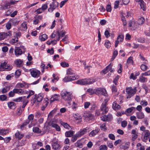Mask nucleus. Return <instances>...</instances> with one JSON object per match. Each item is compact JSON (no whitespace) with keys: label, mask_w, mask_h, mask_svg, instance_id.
<instances>
[{"label":"nucleus","mask_w":150,"mask_h":150,"mask_svg":"<svg viewBox=\"0 0 150 150\" xmlns=\"http://www.w3.org/2000/svg\"><path fill=\"white\" fill-rule=\"evenodd\" d=\"M86 92L90 95H91L95 93V89L88 88Z\"/></svg>","instance_id":"bb28decb"},{"label":"nucleus","mask_w":150,"mask_h":150,"mask_svg":"<svg viewBox=\"0 0 150 150\" xmlns=\"http://www.w3.org/2000/svg\"><path fill=\"white\" fill-rule=\"evenodd\" d=\"M29 123V121H27V120H26L21 126V129L22 130H23L24 129V127L25 126H26L27 124H28Z\"/></svg>","instance_id":"c03bdc74"},{"label":"nucleus","mask_w":150,"mask_h":150,"mask_svg":"<svg viewBox=\"0 0 150 150\" xmlns=\"http://www.w3.org/2000/svg\"><path fill=\"white\" fill-rule=\"evenodd\" d=\"M109 67V66H107L103 70L101 71V73L102 74H105L109 71L108 69V67Z\"/></svg>","instance_id":"e433bc0d"},{"label":"nucleus","mask_w":150,"mask_h":150,"mask_svg":"<svg viewBox=\"0 0 150 150\" xmlns=\"http://www.w3.org/2000/svg\"><path fill=\"white\" fill-rule=\"evenodd\" d=\"M150 136V132L148 130L144 131V138L145 139H147Z\"/></svg>","instance_id":"f3484780"},{"label":"nucleus","mask_w":150,"mask_h":150,"mask_svg":"<svg viewBox=\"0 0 150 150\" xmlns=\"http://www.w3.org/2000/svg\"><path fill=\"white\" fill-rule=\"evenodd\" d=\"M61 124L64 128H66L69 129V128L70 127V126L67 123H65L62 122H61Z\"/></svg>","instance_id":"79ce46f5"},{"label":"nucleus","mask_w":150,"mask_h":150,"mask_svg":"<svg viewBox=\"0 0 150 150\" xmlns=\"http://www.w3.org/2000/svg\"><path fill=\"white\" fill-rule=\"evenodd\" d=\"M48 100L47 98H45V102H44V104L41 108V110L42 111H44L47 106L49 102L48 101Z\"/></svg>","instance_id":"4468645a"},{"label":"nucleus","mask_w":150,"mask_h":150,"mask_svg":"<svg viewBox=\"0 0 150 150\" xmlns=\"http://www.w3.org/2000/svg\"><path fill=\"white\" fill-rule=\"evenodd\" d=\"M13 91L15 93L20 94H23L24 93V91L23 90L18 89H14L13 90Z\"/></svg>","instance_id":"b1692460"},{"label":"nucleus","mask_w":150,"mask_h":150,"mask_svg":"<svg viewBox=\"0 0 150 150\" xmlns=\"http://www.w3.org/2000/svg\"><path fill=\"white\" fill-rule=\"evenodd\" d=\"M6 38V35L5 33H0V40H2Z\"/></svg>","instance_id":"72a5a7b5"},{"label":"nucleus","mask_w":150,"mask_h":150,"mask_svg":"<svg viewBox=\"0 0 150 150\" xmlns=\"http://www.w3.org/2000/svg\"><path fill=\"white\" fill-rule=\"evenodd\" d=\"M8 104V107L11 109H13L16 108V105L13 102H9Z\"/></svg>","instance_id":"aec40b11"},{"label":"nucleus","mask_w":150,"mask_h":150,"mask_svg":"<svg viewBox=\"0 0 150 150\" xmlns=\"http://www.w3.org/2000/svg\"><path fill=\"white\" fill-rule=\"evenodd\" d=\"M86 115H85V117H86V120H91L93 118V115L91 114V112H86L85 113Z\"/></svg>","instance_id":"9d476101"},{"label":"nucleus","mask_w":150,"mask_h":150,"mask_svg":"<svg viewBox=\"0 0 150 150\" xmlns=\"http://www.w3.org/2000/svg\"><path fill=\"white\" fill-rule=\"evenodd\" d=\"M67 74L68 75H72L74 74V73L73 71L70 68H69L68 69Z\"/></svg>","instance_id":"338daca9"},{"label":"nucleus","mask_w":150,"mask_h":150,"mask_svg":"<svg viewBox=\"0 0 150 150\" xmlns=\"http://www.w3.org/2000/svg\"><path fill=\"white\" fill-rule=\"evenodd\" d=\"M139 81L142 83H145L147 81L148 79L147 78L144 76V75H140L139 79Z\"/></svg>","instance_id":"f8f14e48"},{"label":"nucleus","mask_w":150,"mask_h":150,"mask_svg":"<svg viewBox=\"0 0 150 150\" xmlns=\"http://www.w3.org/2000/svg\"><path fill=\"white\" fill-rule=\"evenodd\" d=\"M51 125L53 127L55 128L56 130L58 131L60 130V128L59 126L57 124L52 122L51 124Z\"/></svg>","instance_id":"dca6fc26"},{"label":"nucleus","mask_w":150,"mask_h":150,"mask_svg":"<svg viewBox=\"0 0 150 150\" xmlns=\"http://www.w3.org/2000/svg\"><path fill=\"white\" fill-rule=\"evenodd\" d=\"M22 29L23 30H25L27 28V24L25 22H24L21 25Z\"/></svg>","instance_id":"a19ab883"},{"label":"nucleus","mask_w":150,"mask_h":150,"mask_svg":"<svg viewBox=\"0 0 150 150\" xmlns=\"http://www.w3.org/2000/svg\"><path fill=\"white\" fill-rule=\"evenodd\" d=\"M140 68L142 71H145L147 69L148 67L145 65L142 64Z\"/></svg>","instance_id":"3c124183"},{"label":"nucleus","mask_w":150,"mask_h":150,"mask_svg":"<svg viewBox=\"0 0 150 150\" xmlns=\"http://www.w3.org/2000/svg\"><path fill=\"white\" fill-rule=\"evenodd\" d=\"M28 102V100H23V105L21 109H24L23 108H24L27 104Z\"/></svg>","instance_id":"13d9d810"},{"label":"nucleus","mask_w":150,"mask_h":150,"mask_svg":"<svg viewBox=\"0 0 150 150\" xmlns=\"http://www.w3.org/2000/svg\"><path fill=\"white\" fill-rule=\"evenodd\" d=\"M78 137H79L77 134H76L74 136L72 137L71 141L73 142H75L77 139V138Z\"/></svg>","instance_id":"e2e57ef3"},{"label":"nucleus","mask_w":150,"mask_h":150,"mask_svg":"<svg viewBox=\"0 0 150 150\" xmlns=\"http://www.w3.org/2000/svg\"><path fill=\"white\" fill-rule=\"evenodd\" d=\"M74 132V131L71 130L66 132L65 133V135L66 137H71L73 136Z\"/></svg>","instance_id":"412c9836"},{"label":"nucleus","mask_w":150,"mask_h":150,"mask_svg":"<svg viewBox=\"0 0 150 150\" xmlns=\"http://www.w3.org/2000/svg\"><path fill=\"white\" fill-rule=\"evenodd\" d=\"M58 6V3L57 1H54L50 6V8L48 9L49 12H52Z\"/></svg>","instance_id":"20e7f679"},{"label":"nucleus","mask_w":150,"mask_h":150,"mask_svg":"<svg viewBox=\"0 0 150 150\" xmlns=\"http://www.w3.org/2000/svg\"><path fill=\"white\" fill-rule=\"evenodd\" d=\"M22 60L20 59H16L15 62L16 64L18 65H21L22 64Z\"/></svg>","instance_id":"5fc2aeb1"},{"label":"nucleus","mask_w":150,"mask_h":150,"mask_svg":"<svg viewBox=\"0 0 150 150\" xmlns=\"http://www.w3.org/2000/svg\"><path fill=\"white\" fill-rule=\"evenodd\" d=\"M4 5L6 9H7L10 8L11 5L9 1H6Z\"/></svg>","instance_id":"8fccbe9b"},{"label":"nucleus","mask_w":150,"mask_h":150,"mask_svg":"<svg viewBox=\"0 0 150 150\" xmlns=\"http://www.w3.org/2000/svg\"><path fill=\"white\" fill-rule=\"evenodd\" d=\"M28 93H29L27 97V98H29L31 96L33 95L34 94V91H29L27 92Z\"/></svg>","instance_id":"69168bd1"},{"label":"nucleus","mask_w":150,"mask_h":150,"mask_svg":"<svg viewBox=\"0 0 150 150\" xmlns=\"http://www.w3.org/2000/svg\"><path fill=\"white\" fill-rule=\"evenodd\" d=\"M15 137L18 139H20L23 137V135L22 134H20L19 132H16L15 134Z\"/></svg>","instance_id":"c85d7f7f"},{"label":"nucleus","mask_w":150,"mask_h":150,"mask_svg":"<svg viewBox=\"0 0 150 150\" xmlns=\"http://www.w3.org/2000/svg\"><path fill=\"white\" fill-rule=\"evenodd\" d=\"M33 131L36 133H39L41 132V130L38 127H34L33 128Z\"/></svg>","instance_id":"2f4dec72"},{"label":"nucleus","mask_w":150,"mask_h":150,"mask_svg":"<svg viewBox=\"0 0 150 150\" xmlns=\"http://www.w3.org/2000/svg\"><path fill=\"white\" fill-rule=\"evenodd\" d=\"M127 63L129 65H131L133 63V61L132 60V57H129L128 58L127 60Z\"/></svg>","instance_id":"c9c22d12"},{"label":"nucleus","mask_w":150,"mask_h":150,"mask_svg":"<svg viewBox=\"0 0 150 150\" xmlns=\"http://www.w3.org/2000/svg\"><path fill=\"white\" fill-rule=\"evenodd\" d=\"M47 52L48 53H50L51 55L53 54L54 53V50L53 48H52L51 49H48Z\"/></svg>","instance_id":"774afa93"},{"label":"nucleus","mask_w":150,"mask_h":150,"mask_svg":"<svg viewBox=\"0 0 150 150\" xmlns=\"http://www.w3.org/2000/svg\"><path fill=\"white\" fill-rule=\"evenodd\" d=\"M9 132V130L8 129H0V135H6Z\"/></svg>","instance_id":"393cba45"},{"label":"nucleus","mask_w":150,"mask_h":150,"mask_svg":"<svg viewBox=\"0 0 150 150\" xmlns=\"http://www.w3.org/2000/svg\"><path fill=\"white\" fill-rule=\"evenodd\" d=\"M94 82V81L91 79H85V84H91Z\"/></svg>","instance_id":"c756f323"},{"label":"nucleus","mask_w":150,"mask_h":150,"mask_svg":"<svg viewBox=\"0 0 150 150\" xmlns=\"http://www.w3.org/2000/svg\"><path fill=\"white\" fill-rule=\"evenodd\" d=\"M105 45L107 48H109L110 47L111 44L109 41L107 40L105 42Z\"/></svg>","instance_id":"58836bf2"},{"label":"nucleus","mask_w":150,"mask_h":150,"mask_svg":"<svg viewBox=\"0 0 150 150\" xmlns=\"http://www.w3.org/2000/svg\"><path fill=\"white\" fill-rule=\"evenodd\" d=\"M100 150H107V146L105 145H101L99 147Z\"/></svg>","instance_id":"de8ad7c7"},{"label":"nucleus","mask_w":150,"mask_h":150,"mask_svg":"<svg viewBox=\"0 0 150 150\" xmlns=\"http://www.w3.org/2000/svg\"><path fill=\"white\" fill-rule=\"evenodd\" d=\"M40 73V71L35 70H32L31 72V74L32 76L34 77H39Z\"/></svg>","instance_id":"9b49d317"},{"label":"nucleus","mask_w":150,"mask_h":150,"mask_svg":"<svg viewBox=\"0 0 150 150\" xmlns=\"http://www.w3.org/2000/svg\"><path fill=\"white\" fill-rule=\"evenodd\" d=\"M84 134V129H81L76 134L79 137H80Z\"/></svg>","instance_id":"473e14b6"},{"label":"nucleus","mask_w":150,"mask_h":150,"mask_svg":"<svg viewBox=\"0 0 150 150\" xmlns=\"http://www.w3.org/2000/svg\"><path fill=\"white\" fill-rule=\"evenodd\" d=\"M126 91L127 94V98H129L134 94L136 91V88L133 89L131 87H129L126 88Z\"/></svg>","instance_id":"7ed1b4c3"},{"label":"nucleus","mask_w":150,"mask_h":150,"mask_svg":"<svg viewBox=\"0 0 150 150\" xmlns=\"http://www.w3.org/2000/svg\"><path fill=\"white\" fill-rule=\"evenodd\" d=\"M102 90V88H100L95 89V93L98 95L99 94H101Z\"/></svg>","instance_id":"7c9ffc66"},{"label":"nucleus","mask_w":150,"mask_h":150,"mask_svg":"<svg viewBox=\"0 0 150 150\" xmlns=\"http://www.w3.org/2000/svg\"><path fill=\"white\" fill-rule=\"evenodd\" d=\"M12 68V66L8 65L7 64V63L4 62L3 63L1 64L0 66V71H2V69H7V71H10L11 69Z\"/></svg>","instance_id":"39448f33"},{"label":"nucleus","mask_w":150,"mask_h":150,"mask_svg":"<svg viewBox=\"0 0 150 150\" xmlns=\"http://www.w3.org/2000/svg\"><path fill=\"white\" fill-rule=\"evenodd\" d=\"M61 95L62 98L64 100L69 102L71 100L72 96V93L71 92L67 91L62 92Z\"/></svg>","instance_id":"f257e3e1"},{"label":"nucleus","mask_w":150,"mask_h":150,"mask_svg":"<svg viewBox=\"0 0 150 150\" xmlns=\"http://www.w3.org/2000/svg\"><path fill=\"white\" fill-rule=\"evenodd\" d=\"M15 54L16 56L21 55L23 53L22 50L18 47H16L14 50Z\"/></svg>","instance_id":"6e6552de"},{"label":"nucleus","mask_w":150,"mask_h":150,"mask_svg":"<svg viewBox=\"0 0 150 150\" xmlns=\"http://www.w3.org/2000/svg\"><path fill=\"white\" fill-rule=\"evenodd\" d=\"M6 27L8 30L10 29L11 27V23L9 21L6 24Z\"/></svg>","instance_id":"603ef678"},{"label":"nucleus","mask_w":150,"mask_h":150,"mask_svg":"<svg viewBox=\"0 0 150 150\" xmlns=\"http://www.w3.org/2000/svg\"><path fill=\"white\" fill-rule=\"evenodd\" d=\"M101 94H102L105 96H107L108 94L106 89L105 88H102Z\"/></svg>","instance_id":"0e129e2a"},{"label":"nucleus","mask_w":150,"mask_h":150,"mask_svg":"<svg viewBox=\"0 0 150 150\" xmlns=\"http://www.w3.org/2000/svg\"><path fill=\"white\" fill-rule=\"evenodd\" d=\"M135 109V107H132L127 109L126 110V111L128 113H129L131 112L133 110Z\"/></svg>","instance_id":"bf43d9fd"},{"label":"nucleus","mask_w":150,"mask_h":150,"mask_svg":"<svg viewBox=\"0 0 150 150\" xmlns=\"http://www.w3.org/2000/svg\"><path fill=\"white\" fill-rule=\"evenodd\" d=\"M35 97L37 99V102H41L43 98V96L41 94H39L37 96L35 95Z\"/></svg>","instance_id":"6ab92c4d"},{"label":"nucleus","mask_w":150,"mask_h":150,"mask_svg":"<svg viewBox=\"0 0 150 150\" xmlns=\"http://www.w3.org/2000/svg\"><path fill=\"white\" fill-rule=\"evenodd\" d=\"M13 25H15L18 24V19L16 18H13L10 19L9 21Z\"/></svg>","instance_id":"a211bd4d"},{"label":"nucleus","mask_w":150,"mask_h":150,"mask_svg":"<svg viewBox=\"0 0 150 150\" xmlns=\"http://www.w3.org/2000/svg\"><path fill=\"white\" fill-rule=\"evenodd\" d=\"M129 27H132L134 30L137 27V23L134 21H130L129 23Z\"/></svg>","instance_id":"1a4fd4ad"},{"label":"nucleus","mask_w":150,"mask_h":150,"mask_svg":"<svg viewBox=\"0 0 150 150\" xmlns=\"http://www.w3.org/2000/svg\"><path fill=\"white\" fill-rule=\"evenodd\" d=\"M112 108L115 110H118L120 108V106L117 103L116 101H114L113 103Z\"/></svg>","instance_id":"ddd939ff"},{"label":"nucleus","mask_w":150,"mask_h":150,"mask_svg":"<svg viewBox=\"0 0 150 150\" xmlns=\"http://www.w3.org/2000/svg\"><path fill=\"white\" fill-rule=\"evenodd\" d=\"M34 117V115L33 114H31L29 115L28 117V120L27 121H29V122L30 121H32L33 120Z\"/></svg>","instance_id":"864d4df0"},{"label":"nucleus","mask_w":150,"mask_h":150,"mask_svg":"<svg viewBox=\"0 0 150 150\" xmlns=\"http://www.w3.org/2000/svg\"><path fill=\"white\" fill-rule=\"evenodd\" d=\"M63 81L65 82L71 81H72L71 77L70 76H68L65 77L63 79Z\"/></svg>","instance_id":"f704fd0d"},{"label":"nucleus","mask_w":150,"mask_h":150,"mask_svg":"<svg viewBox=\"0 0 150 150\" xmlns=\"http://www.w3.org/2000/svg\"><path fill=\"white\" fill-rule=\"evenodd\" d=\"M47 38V35L46 34H43L39 37V39L41 41H44Z\"/></svg>","instance_id":"cd10ccee"},{"label":"nucleus","mask_w":150,"mask_h":150,"mask_svg":"<svg viewBox=\"0 0 150 150\" xmlns=\"http://www.w3.org/2000/svg\"><path fill=\"white\" fill-rule=\"evenodd\" d=\"M7 98L6 96L5 95H2L0 96V100L1 101H4Z\"/></svg>","instance_id":"680f3d73"},{"label":"nucleus","mask_w":150,"mask_h":150,"mask_svg":"<svg viewBox=\"0 0 150 150\" xmlns=\"http://www.w3.org/2000/svg\"><path fill=\"white\" fill-rule=\"evenodd\" d=\"M52 147L53 149L56 150L59 149L61 147L57 142L53 141L52 143Z\"/></svg>","instance_id":"423d86ee"},{"label":"nucleus","mask_w":150,"mask_h":150,"mask_svg":"<svg viewBox=\"0 0 150 150\" xmlns=\"http://www.w3.org/2000/svg\"><path fill=\"white\" fill-rule=\"evenodd\" d=\"M119 78L120 76L118 75L116 76L115 78L114 79L113 81V82L115 85H117V81L119 79Z\"/></svg>","instance_id":"4d7b16f0"},{"label":"nucleus","mask_w":150,"mask_h":150,"mask_svg":"<svg viewBox=\"0 0 150 150\" xmlns=\"http://www.w3.org/2000/svg\"><path fill=\"white\" fill-rule=\"evenodd\" d=\"M107 144L108 146L110 148H112L113 146L112 142L111 141H107Z\"/></svg>","instance_id":"09e8293b"},{"label":"nucleus","mask_w":150,"mask_h":150,"mask_svg":"<svg viewBox=\"0 0 150 150\" xmlns=\"http://www.w3.org/2000/svg\"><path fill=\"white\" fill-rule=\"evenodd\" d=\"M25 96H23L22 97H20L18 98L14 99L13 100L14 101L16 102H20L23 101V100H25Z\"/></svg>","instance_id":"5701e85b"},{"label":"nucleus","mask_w":150,"mask_h":150,"mask_svg":"<svg viewBox=\"0 0 150 150\" xmlns=\"http://www.w3.org/2000/svg\"><path fill=\"white\" fill-rule=\"evenodd\" d=\"M121 20L122 21V22L123 25L124 26L126 25L127 24V22H126V20L125 19V18L124 16H122L121 17Z\"/></svg>","instance_id":"052dcab7"},{"label":"nucleus","mask_w":150,"mask_h":150,"mask_svg":"<svg viewBox=\"0 0 150 150\" xmlns=\"http://www.w3.org/2000/svg\"><path fill=\"white\" fill-rule=\"evenodd\" d=\"M139 4L141 8L144 11H145V3L144 1H142V2L139 3Z\"/></svg>","instance_id":"4c0bfd02"},{"label":"nucleus","mask_w":150,"mask_h":150,"mask_svg":"<svg viewBox=\"0 0 150 150\" xmlns=\"http://www.w3.org/2000/svg\"><path fill=\"white\" fill-rule=\"evenodd\" d=\"M74 116L75 119L76 120L81 119L82 118V117L80 116L79 114L77 113L74 115Z\"/></svg>","instance_id":"a18cd8bd"},{"label":"nucleus","mask_w":150,"mask_h":150,"mask_svg":"<svg viewBox=\"0 0 150 150\" xmlns=\"http://www.w3.org/2000/svg\"><path fill=\"white\" fill-rule=\"evenodd\" d=\"M145 19L143 17H141L138 20V23L139 24H142L144 22Z\"/></svg>","instance_id":"49530a36"},{"label":"nucleus","mask_w":150,"mask_h":150,"mask_svg":"<svg viewBox=\"0 0 150 150\" xmlns=\"http://www.w3.org/2000/svg\"><path fill=\"white\" fill-rule=\"evenodd\" d=\"M99 129H96L92 131L89 134V135L91 136H94L96 134L99 132Z\"/></svg>","instance_id":"a878e982"},{"label":"nucleus","mask_w":150,"mask_h":150,"mask_svg":"<svg viewBox=\"0 0 150 150\" xmlns=\"http://www.w3.org/2000/svg\"><path fill=\"white\" fill-rule=\"evenodd\" d=\"M59 96L57 94H54L50 98V103L53 102L55 100H58V98Z\"/></svg>","instance_id":"2eb2a0df"},{"label":"nucleus","mask_w":150,"mask_h":150,"mask_svg":"<svg viewBox=\"0 0 150 150\" xmlns=\"http://www.w3.org/2000/svg\"><path fill=\"white\" fill-rule=\"evenodd\" d=\"M61 65L63 67H68L69 66L68 63H66L65 62H62L61 63Z\"/></svg>","instance_id":"6e6d98bb"},{"label":"nucleus","mask_w":150,"mask_h":150,"mask_svg":"<svg viewBox=\"0 0 150 150\" xmlns=\"http://www.w3.org/2000/svg\"><path fill=\"white\" fill-rule=\"evenodd\" d=\"M108 100L109 99H105L100 106V109L101 111H102L103 114L106 113L108 111V108L107 106V105Z\"/></svg>","instance_id":"f03ea898"},{"label":"nucleus","mask_w":150,"mask_h":150,"mask_svg":"<svg viewBox=\"0 0 150 150\" xmlns=\"http://www.w3.org/2000/svg\"><path fill=\"white\" fill-rule=\"evenodd\" d=\"M137 116L138 118L141 119L144 118V115L143 113L139 112L137 113Z\"/></svg>","instance_id":"4be33fe9"},{"label":"nucleus","mask_w":150,"mask_h":150,"mask_svg":"<svg viewBox=\"0 0 150 150\" xmlns=\"http://www.w3.org/2000/svg\"><path fill=\"white\" fill-rule=\"evenodd\" d=\"M124 39V36L123 35H119L117 38V40L115 41V47H117L120 42H121L123 41Z\"/></svg>","instance_id":"0eeeda50"},{"label":"nucleus","mask_w":150,"mask_h":150,"mask_svg":"<svg viewBox=\"0 0 150 150\" xmlns=\"http://www.w3.org/2000/svg\"><path fill=\"white\" fill-rule=\"evenodd\" d=\"M76 84L81 85H84V80L83 79H80L77 81L76 82Z\"/></svg>","instance_id":"ea45409f"},{"label":"nucleus","mask_w":150,"mask_h":150,"mask_svg":"<svg viewBox=\"0 0 150 150\" xmlns=\"http://www.w3.org/2000/svg\"><path fill=\"white\" fill-rule=\"evenodd\" d=\"M21 71L20 70H17L15 72V76L16 78H18L19 77L21 74Z\"/></svg>","instance_id":"37998d69"}]
</instances>
